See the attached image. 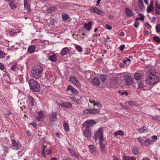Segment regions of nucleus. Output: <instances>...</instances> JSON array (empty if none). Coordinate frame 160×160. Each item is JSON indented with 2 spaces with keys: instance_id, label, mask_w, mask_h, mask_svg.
Masks as SVG:
<instances>
[{
  "instance_id": "f257e3e1",
  "label": "nucleus",
  "mask_w": 160,
  "mask_h": 160,
  "mask_svg": "<svg viewBox=\"0 0 160 160\" xmlns=\"http://www.w3.org/2000/svg\"><path fill=\"white\" fill-rule=\"evenodd\" d=\"M160 78L155 72H150L147 74L146 82L152 87L159 82Z\"/></svg>"
},
{
  "instance_id": "f03ea898",
  "label": "nucleus",
  "mask_w": 160,
  "mask_h": 160,
  "mask_svg": "<svg viewBox=\"0 0 160 160\" xmlns=\"http://www.w3.org/2000/svg\"><path fill=\"white\" fill-rule=\"evenodd\" d=\"M43 67L41 65H38L33 68L32 73L33 78L37 79L39 78L42 75Z\"/></svg>"
},
{
  "instance_id": "7ed1b4c3",
  "label": "nucleus",
  "mask_w": 160,
  "mask_h": 160,
  "mask_svg": "<svg viewBox=\"0 0 160 160\" xmlns=\"http://www.w3.org/2000/svg\"><path fill=\"white\" fill-rule=\"evenodd\" d=\"M28 83L31 90L33 91L38 92L40 88L39 83L33 79H31L28 81Z\"/></svg>"
},
{
  "instance_id": "20e7f679",
  "label": "nucleus",
  "mask_w": 160,
  "mask_h": 160,
  "mask_svg": "<svg viewBox=\"0 0 160 160\" xmlns=\"http://www.w3.org/2000/svg\"><path fill=\"white\" fill-rule=\"evenodd\" d=\"M103 132V128L102 127L99 128L95 132L93 138L96 141H97L98 138L99 140L104 139Z\"/></svg>"
},
{
  "instance_id": "39448f33",
  "label": "nucleus",
  "mask_w": 160,
  "mask_h": 160,
  "mask_svg": "<svg viewBox=\"0 0 160 160\" xmlns=\"http://www.w3.org/2000/svg\"><path fill=\"white\" fill-rule=\"evenodd\" d=\"M49 118L51 125L54 124L55 122L57 120V113L55 112H52L50 114Z\"/></svg>"
},
{
  "instance_id": "423d86ee",
  "label": "nucleus",
  "mask_w": 160,
  "mask_h": 160,
  "mask_svg": "<svg viewBox=\"0 0 160 160\" xmlns=\"http://www.w3.org/2000/svg\"><path fill=\"white\" fill-rule=\"evenodd\" d=\"M47 146L43 145L42 147V153L43 156L46 157V155H48L51 154V149L50 148H47Z\"/></svg>"
},
{
  "instance_id": "0eeeda50",
  "label": "nucleus",
  "mask_w": 160,
  "mask_h": 160,
  "mask_svg": "<svg viewBox=\"0 0 160 160\" xmlns=\"http://www.w3.org/2000/svg\"><path fill=\"white\" fill-rule=\"evenodd\" d=\"M69 81L75 86L77 87L80 86V83L79 81L75 76H72L70 77Z\"/></svg>"
},
{
  "instance_id": "6e6552de",
  "label": "nucleus",
  "mask_w": 160,
  "mask_h": 160,
  "mask_svg": "<svg viewBox=\"0 0 160 160\" xmlns=\"http://www.w3.org/2000/svg\"><path fill=\"white\" fill-rule=\"evenodd\" d=\"M100 111L98 109H85L83 111V113L86 114H95L99 113Z\"/></svg>"
},
{
  "instance_id": "1a4fd4ad",
  "label": "nucleus",
  "mask_w": 160,
  "mask_h": 160,
  "mask_svg": "<svg viewBox=\"0 0 160 160\" xmlns=\"http://www.w3.org/2000/svg\"><path fill=\"white\" fill-rule=\"evenodd\" d=\"M96 123V122L94 120H90L85 122L83 124L84 125L85 128L90 129V127H92V126Z\"/></svg>"
},
{
  "instance_id": "9d476101",
  "label": "nucleus",
  "mask_w": 160,
  "mask_h": 160,
  "mask_svg": "<svg viewBox=\"0 0 160 160\" xmlns=\"http://www.w3.org/2000/svg\"><path fill=\"white\" fill-rule=\"evenodd\" d=\"M89 10L91 12L95 13L99 15H102L104 13V12L96 7H91Z\"/></svg>"
},
{
  "instance_id": "9b49d317",
  "label": "nucleus",
  "mask_w": 160,
  "mask_h": 160,
  "mask_svg": "<svg viewBox=\"0 0 160 160\" xmlns=\"http://www.w3.org/2000/svg\"><path fill=\"white\" fill-rule=\"evenodd\" d=\"M12 145L11 148L13 149L18 150L20 147L21 144H19L18 142H16V141L12 139H11Z\"/></svg>"
},
{
  "instance_id": "f8f14e48",
  "label": "nucleus",
  "mask_w": 160,
  "mask_h": 160,
  "mask_svg": "<svg viewBox=\"0 0 160 160\" xmlns=\"http://www.w3.org/2000/svg\"><path fill=\"white\" fill-rule=\"evenodd\" d=\"M70 49L67 47L63 48L62 49L60 52V54L62 56H64L65 55L69 54Z\"/></svg>"
},
{
  "instance_id": "ddd939ff",
  "label": "nucleus",
  "mask_w": 160,
  "mask_h": 160,
  "mask_svg": "<svg viewBox=\"0 0 160 160\" xmlns=\"http://www.w3.org/2000/svg\"><path fill=\"white\" fill-rule=\"evenodd\" d=\"M84 135L88 138L91 137L92 133L90 129L85 128L83 132Z\"/></svg>"
},
{
  "instance_id": "4468645a",
  "label": "nucleus",
  "mask_w": 160,
  "mask_h": 160,
  "mask_svg": "<svg viewBox=\"0 0 160 160\" xmlns=\"http://www.w3.org/2000/svg\"><path fill=\"white\" fill-rule=\"evenodd\" d=\"M104 139L100 140L99 143L100 146V149L102 152H104L105 151V148L106 147L105 144L103 142Z\"/></svg>"
},
{
  "instance_id": "2eb2a0df",
  "label": "nucleus",
  "mask_w": 160,
  "mask_h": 160,
  "mask_svg": "<svg viewBox=\"0 0 160 160\" xmlns=\"http://www.w3.org/2000/svg\"><path fill=\"white\" fill-rule=\"evenodd\" d=\"M126 81L127 85H130L133 83V79L130 75H127L126 76Z\"/></svg>"
},
{
  "instance_id": "dca6fc26",
  "label": "nucleus",
  "mask_w": 160,
  "mask_h": 160,
  "mask_svg": "<svg viewBox=\"0 0 160 160\" xmlns=\"http://www.w3.org/2000/svg\"><path fill=\"white\" fill-rule=\"evenodd\" d=\"M59 105L66 108H71L72 107V104L69 102H63L61 103Z\"/></svg>"
},
{
  "instance_id": "f3484780",
  "label": "nucleus",
  "mask_w": 160,
  "mask_h": 160,
  "mask_svg": "<svg viewBox=\"0 0 160 160\" xmlns=\"http://www.w3.org/2000/svg\"><path fill=\"white\" fill-rule=\"evenodd\" d=\"M137 3L138 7L141 10L143 11L145 9V7L142 0H137Z\"/></svg>"
},
{
  "instance_id": "a211bd4d",
  "label": "nucleus",
  "mask_w": 160,
  "mask_h": 160,
  "mask_svg": "<svg viewBox=\"0 0 160 160\" xmlns=\"http://www.w3.org/2000/svg\"><path fill=\"white\" fill-rule=\"evenodd\" d=\"M155 14L157 15H160V4L157 2L155 3Z\"/></svg>"
},
{
  "instance_id": "6ab92c4d",
  "label": "nucleus",
  "mask_w": 160,
  "mask_h": 160,
  "mask_svg": "<svg viewBox=\"0 0 160 160\" xmlns=\"http://www.w3.org/2000/svg\"><path fill=\"white\" fill-rule=\"evenodd\" d=\"M70 90L73 93L77 94H78V91L71 85L68 86L67 88V91Z\"/></svg>"
},
{
  "instance_id": "aec40b11",
  "label": "nucleus",
  "mask_w": 160,
  "mask_h": 160,
  "mask_svg": "<svg viewBox=\"0 0 160 160\" xmlns=\"http://www.w3.org/2000/svg\"><path fill=\"white\" fill-rule=\"evenodd\" d=\"M125 12L128 16L132 17L134 15V14L132 11L128 8H125Z\"/></svg>"
},
{
  "instance_id": "412c9836",
  "label": "nucleus",
  "mask_w": 160,
  "mask_h": 160,
  "mask_svg": "<svg viewBox=\"0 0 160 160\" xmlns=\"http://www.w3.org/2000/svg\"><path fill=\"white\" fill-rule=\"evenodd\" d=\"M92 26V22H89L88 23H85L84 25V28L88 31H89L91 29Z\"/></svg>"
},
{
  "instance_id": "4be33fe9",
  "label": "nucleus",
  "mask_w": 160,
  "mask_h": 160,
  "mask_svg": "<svg viewBox=\"0 0 160 160\" xmlns=\"http://www.w3.org/2000/svg\"><path fill=\"white\" fill-rule=\"evenodd\" d=\"M36 49V47L34 45H30L28 49V51L29 53H33L35 52Z\"/></svg>"
},
{
  "instance_id": "5701e85b",
  "label": "nucleus",
  "mask_w": 160,
  "mask_h": 160,
  "mask_svg": "<svg viewBox=\"0 0 160 160\" xmlns=\"http://www.w3.org/2000/svg\"><path fill=\"white\" fill-rule=\"evenodd\" d=\"M92 82L94 85L98 86L100 84V80L98 77H95L92 80Z\"/></svg>"
},
{
  "instance_id": "b1692460",
  "label": "nucleus",
  "mask_w": 160,
  "mask_h": 160,
  "mask_svg": "<svg viewBox=\"0 0 160 160\" xmlns=\"http://www.w3.org/2000/svg\"><path fill=\"white\" fill-rule=\"evenodd\" d=\"M48 58V59L52 62H55L57 58V56L56 54H53L52 55H49Z\"/></svg>"
},
{
  "instance_id": "393cba45",
  "label": "nucleus",
  "mask_w": 160,
  "mask_h": 160,
  "mask_svg": "<svg viewBox=\"0 0 160 160\" xmlns=\"http://www.w3.org/2000/svg\"><path fill=\"white\" fill-rule=\"evenodd\" d=\"M134 79L137 81H142L141 78L142 77V75L139 73H135L134 76Z\"/></svg>"
},
{
  "instance_id": "a878e982",
  "label": "nucleus",
  "mask_w": 160,
  "mask_h": 160,
  "mask_svg": "<svg viewBox=\"0 0 160 160\" xmlns=\"http://www.w3.org/2000/svg\"><path fill=\"white\" fill-rule=\"evenodd\" d=\"M153 141L149 138L146 139L144 141V144L146 146H148L149 145L153 143Z\"/></svg>"
},
{
  "instance_id": "bb28decb",
  "label": "nucleus",
  "mask_w": 160,
  "mask_h": 160,
  "mask_svg": "<svg viewBox=\"0 0 160 160\" xmlns=\"http://www.w3.org/2000/svg\"><path fill=\"white\" fill-rule=\"evenodd\" d=\"M10 6L11 8L13 10L15 9L17 6V4L14 2V1H11L9 3Z\"/></svg>"
},
{
  "instance_id": "cd10ccee",
  "label": "nucleus",
  "mask_w": 160,
  "mask_h": 160,
  "mask_svg": "<svg viewBox=\"0 0 160 160\" xmlns=\"http://www.w3.org/2000/svg\"><path fill=\"white\" fill-rule=\"evenodd\" d=\"M89 148L92 154H95L96 153V149L93 145H90Z\"/></svg>"
},
{
  "instance_id": "c85d7f7f",
  "label": "nucleus",
  "mask_w": 160,
  "mask_h": 160,
  "mask_svg": "<svg viewBox=\"0 0 160 160\" xmlns=\"http://www.w3.org/2000/svg\"><path fill=\"white\" fill-rule=\"evenodd\" d=\"M28 100L30 101L32 106H34V99L32 97L29 95H28L27 96Z\"/></svg>"
},
{
  "instance_id": "c756f323",
  "label": "nucleus",
  "mask_w": 160,
  "mask_h": 160,
  "mask_svg": "<svg viewBox=\"0 0 160 160\" xmlns=\"http://www.w3.org/2000/svg\"><path fill=\"white\" fill-rule=\"evenodd\" d=\"M56 9V8L55 7H51L48 8L47 11L48 12L52 13L55 12Z\"/></svg>"
},
{
  "instance_id": "7c9ffc66",
  "label": "nucleus",
  "mask_w": 160,
  "mask_h": 160,
  "mask_svg": "<svg viewBox=\"0 0 160 160\" xmlns=\"http://www.w3.org/2000/svg\"><path fill=\"white\" fill-rule=\"evenodd\" d=\"M38 116L37 117V119L38 120H40L41 119L44 117L43 112L42 111H39L38 112Z\"/></svg>"
},
{
  "instance_id": "2f4dec72",
  "label": "nucleus",
  "mask_w": 160,
  "mask_h": 160,
  "mask_svg": "<svg viewBox=\"0 0 160 160\" xmlns=\"http://www.w3.org/2000/svg\"><path fill=\"white\" fill-rule=\"evenodd\" d=\"M147 130V128L146 127H143L142 128H139L137 130V131H138L140 133H142L146 132Z\"/></svg>"
},
{
  "instance_id": "473e14b6",
  "label": "nucleus",
  "mask_w": 160,
  "mask_h": 160,
  "mask_svg": "<svg viewBox=\"0 0 160 160\" xmlns=\"http://www.w3.org/2000/svg\"><path fill=\"white\" fill-rule=\"evenodd\" d=\"M113 135L115 136H116L118 135H120L122 136H123L124 135V133L121 130H119L118 132H115L114 133Z\"/></svg>"
},
{
  "instance_id": "72a5a7b5",
  "label": "nucleus",
  "mask_w": 160,
  "mask_h": 160,
  "mask_svg": "<svg viewBox=\"0 0 160 160\" xmlns=\"http://www.w3.org/2000/svg\"><path fill=\"white\" fill-rule=\"evenodd\" d=\"M152 120L157 121H160V115H155V116H152Z\"/></svg>"
},
{
  "instance_id": "f704fd0d",
  "label": "nucleus",
  "mask_w": 160,
  "mask_h": 160,
  "mask_svg": "<svg viewBox=\"0 0 160 160\" xmlns=\"http://www.w3.org/2000/svg\"><path fill=\"white\" fill-rule=\"evenodd\" d=\"M123 157L124 160H136V158L134 157L130 158L125 155H123Z\"/></svg>"
},
{
  "instance_id": "c9c22d12",
  "label": "nucleus",
  "mask_w": 160,
  "mask_h": 160,
  "mask_svg": "<svg viewBox=\"0 0 160 160\" xmlns=\"http://www.w3.org/2000/svg\"><path fill=\"white\" fill-rule=\"evenodd\" d=\"M123 62L127 66L130 63V60L128 58H126L123 61Z\"/></svg>"
},
{
  "instance_id": "e433bc0d",
  "label": "nucleus",
  "mask_w": 160,
  "mask_h": 160,
  "mask_svg": "<svg viewBox=\"0 0 160 160\" xmlns=\"http://www.w3.org/2000/svg\"><path fill=\"white\" fill-rule=\"evenodd\" d=\"M126 104H128L129 106H136V102L134 101H126L125 102Z\"/></svg>"
},
{
  "instance_id": "4c0bfd02",
  "label": "nucleus",
  "mask_w": 160,
  "mask_h": 160,
  "mask_svg": "<svg viewBox=\"0 0 160 160\" xmlns=\"http://www.w3.org/2000/svg\"><path fill=\"white\" fill-rule=\"evenodd\" d=\"M63 127L66 131L68 132L69 130V128L67 122H64L63 124Z\"/></svg>"
},
{
  "instance_id": "58836bf2",
  "label": "nucleus",
  "mask_w": 160,
  "mask_h": 160,
  "mask_svg": "<svg viewBox=\"0 0 160 160\" xmlns=\"http://www.w3.org/2000/svg\"><path fill=\"white\" fill-rule=\"evenodd\" d=\"M24 6L25 10H27L28 12H30L31 11V8L30 5H25Z\"/></svg>"
},
{
  "instance_id": "ea45409f",
  "label": "nucleus",
  "mask_w": 160,
  "mask_h": 160,
  "mask_svg": "<svg viewBox=\"0 0 160 160\" xmlns=\"http://www.w3.org/2000/svg\"><path fill=\"white\" fill-rule=\"evenodd\" d=\"M72 156H74L76 158H78L79 156V154L78 153H75L73 151L71 152L70 153Z\"/></svg>"
},
{
  "instance_id": "a19ab883",
  "label": "nucleus",
  "mask_w": 160,
  "mask_h": 160,
  "mask_svg": "<svg viewBox=\"0 0 160 160\" xmlns=\"http://www.w3.org/2000/svg\"><path fill=\"white\" fill-rule=\"evenodd\" d=\"M75 47L76 50L79 52H81L82 51V48L79 45H76Z\"/></svg>"
},
{
  "instance_id": "79ce46f5",
  "label": "nucleus",
  "mask_w": 160,
  "mask_h": 160,
  "mask_svg": "<svg viewBox=\"0 0 160 160\" xmlns=\"http://www.w3.org/2000/svg\"><path fill=\"white\" fill-rule=\"evenodd\" d=\"M137 140H138V142L140 143V144L142 145L143 146L144 144V142H143V140L141 139L140 137L138 138H137Z\"/></svg>"
},
{
  "instance_id": "37998d69",
  "label": "nucleus",
  "mask_w": 160,
  "mask_h": 160,
  "mask_svg": "<svg viewBox=\"0 0 160 160\" xmlns=\"http://www.w3.org/2000/svg\"><path fill=\"white\" fill-rule=\"evenodd\" d=\"M153 9V7L148 6V7L147 11L148 13H149L151 12Z\"/></svg>"
},
{
  "instance_id": "c03bdc74",
  "label": "nucleus",
  "mask_w": 160,
  "mask_h": 160,
  "mask_svg": "<svg viewBox=\"0 0 160 160\" xmlns=\"http://www.w3.org/2000/svg\"><path fill=\"white\" fill-rule=\"evenodd\" d=\"M133 153L134 154H137L138 153V149L137 147L133 148L132 149Z\"/></svg>"
},
{
  "instance_id": "a18cd8bd",
  "label": "nucleus",
  "mask_w": 160,
  "mask_h": 160,
  "mask_svg": "<svg viewBox=\"0 0 160 160\" xmlns=\"http://www.w3.org/2000/svg\"><path fill=\"white\" fill-rule=\"evenodd\" d=\"M138 88H142L143 86V82L142 81L138 82Z\"/></svg>"
},
{
  "instance_id": "49530a36",
  "label": "nucleus",
  "mask_w": 160,
  "mask_h": 160,
  "mask_svg": "<svg viewBox=\"0 0 160 160\" xmlns=\"http://www.w3.org/2000/svg\"><path fill=\"white\" fill-rule=\"evenodd\" d=\"M94 106H96L98 108H102V105L98 102H96L95 104H93Z\"/></svg>"
},
{
  "instance_id": "de8ad7c7",
  "label": "nucleus",
  "mask_w": 160,
  "mask_h": 160,
  "mask_svg": "<svg viewBox=\"0 0 160 160\" xmlns=\"http://www.w3.org/2000/svg\"><path fill=\"white\" fill-rule=\"evenodd\" d=\"M6 54L2 51L0 50V58H3L5 57Z\"/></svg>"
},
{
  "instance_id": "09e8293b",
  "label": "nucleus",
  "mask_w": 160,
  "mask_h": 160,
  "mask_svg": "<svg viewBox=\"0 0 160 160\" xmlns=\"http://www.w3.org/2000/svg\"><path fill=\"white\" fill-rule=\"evenodd\" d=\"M17 65V63L14 64L12 65L11 68V70L13 71H16V68Z\"/></svg>"
},
{
  "instance_id": "8fccbe9b",
  "label": "nucleus",
  "mask_w": 160,
  "mask_h": 160,
  "mask_svg": "<svg viewBox=\"0 0 160 160\" xmlns=\"http://www.w3.org/2000/svg\"><path fill=\"white\" fill-rule=\"evenodd\" d=\"M106 76L105 75H102L100 77V78L103 83L106 80Z\"/></svg>"
},
{
  "instance_id": "3c124183",
  "label": "nucleus",
  "mask_w": 160,
  "mask_h": 160,
  "mask_svg": "<svg viewBox=\"0 0 160 160\" xmlns=\"http://www.w3.org/2000/svg\"><path fill=\"white\" fill-rule=\"evenodd\" d=\"M62 17L63 19L64 20H67L68 18V16L67 14H62Z\"/></svg>"
},
{
  "instance_id": "603ef678",
  "label": "nucleus",
  "mask_w": 160,
  "mask_h": 160,
  "mask_svg": "<svg viewBox=\"0 0 160 160\" xmlns=\"http://www.w3.org/2000/svg\"><path fill=\"white\" fill-rule=\"evenodd\" d=\"M3 148L4 152L7 153L8 152L9 148L8 147L5 146H3Z\"/></svg>"
},
{
  "instance_id": "864d4df0",
  "label": "nucleus",
  "mask_w": 160,
  "mask_h": 160,
  "mask_svg": "<svg viewBox=\"0 0 160 160\" xmlns=\"http://www.w3.org/2000/svg\"><path fill=\"white\" fill-rule=\"evenodd\" d=\"M156 29L157 32H160V24H158L156 25Z\"/></svg>"
},
{
  "instance_id": "5fc2aeb1",
  "label": "nucleus",
  "mask_w": 160,
  "mask_h": 160,
  "mask_svg": "<svg viewBox=\"0 0 160 160\" xmlns=\"http://www.w3.org/2000/svg\"><path fill=\"white\" fill-rule=\"evenodd\" d=\"M153 40L154 41L157 42H160V39L158 37L155 36L153 38Z\"/></svg>"
},
{
  "instance_id": "6e6d98bb",
  "label": "nucleus",
  "mask_w": 160,
  "mask_h": 160,
  "mask_svg": "<svg viewBox=\"0 0 160 160\" xmlns=\"http://www.w3.org/2000/svg\"><path fill=\"white\" fill-rule=\"evenodd\" d=\"M151 138L152 139V140L153 141V143L157 140V137L156 135L152 136L151 137Z\"/></svg>"
},
{
  "instance_id": "4d7b16f0",
  "label": "nucleus",
  "mask_w": 160,
  "mask_h": 160,
  "mask_svg": "<svg viewBox=\"0 0 160 160\" xmlns=\"http://www.w3.org/2000/svg\"><path fill=\"white\" fill-rule=\"evenodd\" d=\"M139 22L138 21L136 20L134 23L133 25L136 28H137L138 27Z\"/></svg>"
},
{
  "instance_id": "13d9d810",
  "label": "nucleus",
  "mask_w": 160,
  "mask_h": 160,
  "mask_svg": "<svg viewBox=\"0 0 160 160\" xmlns=\"http://www.w3.org/2000/svg\"><path fill=\"white\" fill-rule=\"evenodd\" d=\"M105 28L107 29L111 30L112 29V27L110 26L108 24H106L105 26Z\"/></svg>"
},
{
  "instance_id": "bf43d9fd",
  "label": "nucleus",
  "mask_w": 160,
  "mask_h": 160,
  "mask_svg": "<svg viewBox=\"0 0 160 160\" xmlns=\"http://www.w3.org/2000/svg\"><path fill=\"white\" fill-rule=\"evenodd\" d=\"M0 69L2 70H3L4 72H5L4 70L5 69V67L4 65H3L2 63L0 62Z\"/></svg>"
},
{
  "instance_id": "052dcab7",
  "label": "nucleus",
  "mask_w": 160,
  "mask_h": 160,
  "mask_svg": "<svg viewBox=\"0 0 160 160\" xmlns=\"http://www.w3.org/2000/svg\"><path fill=\"white\" fill-rule=\"evenodd\" d=\"M124 47L125 45H122L120 46L119 47V49L121 51H122L123 50Z\"/></svg>"
},
{
  "instance_id": "680f3d73",
  "label": "nucleus",
  "mask_w": 160,
  "mask_h": 160,
  "mask_svg": "<svg viewBox=\"0 0 160 160\" xmlns=\"http://www.w3.org/2000/svg\"><path fill=\"white\" fill-rule=\"evenodd\" d=\"M89 101L90 103H93V104H95L96 102V101L95 100H93L91 98L90 99Z\"/></svg>"
},
{
  "instance_id": "e2e57ef3",
  "label": "nucleus",
  "mask_w": 160,
  "mask_h": 160,
  "mask_svg": "<svg viewBox=\"0 0 160 160\" xmlns=\"http://www.w3.org/2000/svg\"><path fill=\"white\" fill-rule=\"evenodd\" d=\"M29 0H24V5L29 4Z\"/></svg>"
},
{
  "instance_id": "0e129e2a",
  "label": "nucleus",
  "mask_w": 160,
  "mask_h": 160,
  "mask_svg": "<svg viewBox=\"0 0 160 160\" xmlns=\"http://www.w3.org/2000/svg\"><path fill=\"white\" fill-rule=\"evenodd\" d=\"M142 15V16H141L140 18H137L136 20L137 19H140L142 21L144 20V18H143V16L142 14H141Z\"/></svg>"
},
{
  "instance_id": "69168bd1",
  "label": "nucleus",
  "mask_w": 160,
  "mask_h": 160,
  "mask_svg": "<svg viewBox=\"0 0 160 160\" xmlns=\"http://www.w3.org/2000/svg\"><path fill=\"white\" fill-rule=\"evenodd\" d=\"M77 103L78 104H80L81 103V101L79 99H76L74 102Z\"/></svg>"
},
{
  "instance_id": "338daca9",
  "label": "nucleus",
  "mask_w": 160,
  "mask_h": 160,
  "mask_svg": "<svg viewBox=\"0 0 160 160\" xmlns=\"http://www.w3.org/2000/svg\"><path fill=\"white\" fill-rule=\"evenodd\" d=\"M30 125H32L33 127H35V128L36 126V124L35 122H32L30 124Z\"/></svg>"
},
{
  "instance_id": "774afa93",
  "label": "nucleus",
  "mask_w": 160,
  "mask_h": 160,
  "mask_svg": "<svg viewBox=\"0 0 160 160\" xmlns=\"http://www.w3.org/2000/svg\"><path fill=\"white\" fill-rule=\"evenodd\" d=\"M70 99H72V100L74 102H75L76 99V98L74 97H73L72 96L70 97Z\"/></svg>"
}]
</instances>
